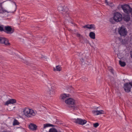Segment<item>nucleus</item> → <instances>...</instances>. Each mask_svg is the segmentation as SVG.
<instances>
[{
	"label": "nucleus",
	"instance_id": "obj_1",
	"mask_svg": "<svg viewBox=\"0 0 132 132\" xmlns=\"http://www.w3.org/2000/svg\"><path fill=\"white\" fill-rule=\"evenodd\" d=\"M64 101L68 105H74L75 104V100L72 98H68L65 100ZM68 107L70 110L73 111L76 110L78 109L77 106L75 105H69Z\"/></svg>",
	"mask_w": 132,
	"mask_h": 132
},
{
	"label": "nucleus",
	"instance_id": "obj_2",
	"mask_svg": "<svg viewBox=\"0 0 132 132\" xmlns=\"http://www.w3.org/2000/svg\"><path fill=\"white\" fill-rule=\"evenodd\" d=\"M23 112L24 114L28 118H32L36 114V113L33 110L28 108L23 109Z\"/></svg>",
	"mask_w": 132,
	"mask_h": 132
},
{
	"label": "nucleus",
	"instance_id": "obj_3",
	"mask_svg": "<svg viewBox=\"0 0 132 132\" xmlns=\"http://www.w3.org/2000/svg\"><path fill=\"white\" fill-rule=\"evenodd\" d=\"M58 9L64 15L67 14L68 10L67 7L63 5H61L59 6L58 7Z\"/></svg>",
	"mask_w": 132,
	"mask_h": 132
},
{
	"label": "nucleus",
	"instance_id": "obj_4",
	"mask_svg": "<svg viewBox=\"0 0 132 132\" xmlns=\"http://www.w3.org/2000/svg\"><path fill=\"white\" fill-rule=\"evenodd\" d=\"M113 19L116 22L120 21L122 19V15L119 13H116L114 14Z\"/></svg>",
	"mask_w": 132,
	"mask_h": 132
},
{
	"label": "nucleus",
	"instance_id": "obj_5",
	"mask_svg": "<svg viewBox=\"0 0 132 132\" xmlns=\"http://www.w3.org/2000/svg\"><path fill=\"white\" fill-rule=\"evenodd\" d=\"M121 8L123 10L124 12L127 14H129L130 12L131 8L129 5L125 4L121 6Z\"/></svg>",
	"mask_w": 132,
	"mask_h": 132
},
{
	"label": "nucleus",
	"instance_id": "obj_6",
	"mask_svg": "<svg viewBox=\"0 0 132 132\" xmlns=\"http://www.w3.org/2000/svg\"><path fill=\"white\" fill-rule=\"evenodd\" d=\"M131 84L130 82H127L124 84L123 88L126 92L129 93L130 92L131 88Z\"/></svg>",
	"mask_w": 132,
	"mask_h": 132
},
{
	"label": "nucleus",
	"instance_id": "obj_7",
	"mask_svg": "<svg viewBox=\"0 0 132 132\" xmlns=\"http://www.w3.org/2000/svg\"><path fill=\"white\" fill-rule=\"evenodd\" d=\"M0 44H4L6 46H9L10 45V43L9 42L8 40L4 37L0 36Z\"/></svg>",
	"mask_w": 132,
	"mask_h": 132
},
{
	"label": "nucleus",
	"instance_id": "obj_8",
	"mask_svg": "<svg viewBox=\"0 0 132 132\" xmlns=\"http://www.w3.org/2000/svg\"><path fill=\"white\" fill-rule=\"evenodd\" d=\"M4 31L7 34H11L14 32V30L9 26H5L4 27Z\"/></svg>",
	"mask_w": 132,
	"mask_h": 132
},
{
	"label": "nucleus",
	"instance_id": "obj_9",
	"mask_svg": "<svg viewBox=\"0 0 132 132\" xmlns=\"http://www.w3.org/2000/svg\"><path fill=\"white\" fill-rule=\"evenodd\" d=\"M75 120L74 122L76 123L81 125H83L87 122V121L85 120H82L81 119L77 118L75 119Z\"/></svg>",
	"mask_w": 132,
	"mask_h": 132
},
{
	"label": "nucleus",
	"instance_id": "obj_10",
	"mask_svg": "<svg viewBox=\"0 0 132 132\" xmlns=\"http://www.w3.org/2000/svg\"><path fill=\"white\" fill-rule=\"evenodd\" d=\"M83 65H88L90 63V61L87 58V57H84L80 59Z\"/></svg>",
	"mask_w": 132,
	"mask_h": 132
},
{
	"label": "nucleus",
	"instance_id": "obj_11",
	"mask_svg": "<svg viewBox=\"0 0 132 132\" xmlns=\"http://www.w3.org/2000/svg\"><path fill=\"white\" fill-rule=\"evenodd\" d=\"M118 32L121 36H123L126 34L125 29L122 27L120 29H118Z\"/></svg>",
	"mask_w": 132,
	"mask_h": 132
},
{
	"label": "nucleus",
	"instance_id": "obj_12",
	"mask_svg": "<svg viewBox=\"0 0 132 132\" xmlns=\"http://www.w3.org/2000/svg\"><path fill=\"white\" fill-rule=\"evenodd\" d=\"M16 102V100L15 99H11L7 101L5 104V105H8L9 104H13Z\"/></svg>",
	"mask_w": 132,
	"mask_h": 132
},
{
	"label": "nucleus",
	"instance_id": "obj_13",
	"mask_svg": "<svg viewBox=\"0 0 132 132\" xmlns=\"http://www.w3.org/2000/svg\"><path fill=\"white\" fill-rule=\"evenodd\" d=\"M93 113L95 115H98L102 114H104V112L103 110L100 111H92Z\"/></svg>",
	"mask_w": 132,
	"mask_h": 132
},
{
	"label": "nucleus",
	"instance_id": "obj_14",
	"mask_svg": "<svg viewBox=\"0 0 132 132\" xmlns=\"http://www.w3.org/2000/svg\"><path fill=\"white\" fill-rule=\"evenodd\" d=\"M29 128L32 130H36L37 129V126L34 124L31 123L29 125Z\"/></svg>",
	"mask_w": 132,
	"mask_h": 132
},
{
	"label": "nucleus",
	"instance_id": "obj_15",
	"mask_svg": "<svg viewBox=\"0 0 132 132\" xmlns=\"http://www.w3.org/2000/svg\"><path fill=\"white\" fill-rule=\"evenodd\" d=\"M62 68L61 66L59 65L56 66L55 68H54L53 70L55 71H59L61 70Z\"/></svg>",
	"mask_w": 132,
	"mask_h": 132
},
{
	"label": "nucleus",
	"instance_id": "obj_16",
	"mask_svg": "<svg viewBox=\"0 0 132 132\" xmlns=\"http://www.w3.org/2000/svg\"><path fill=\"white\" fill-rule=\"evenodd\" d=\"M68 96V94L67 95L65 94H63L61 95V100L64 101V100H66L67 99V97Z\"/></svg>",
	"mask_w": 132,
	"mask_h": 132
},
{
	"label": "nucleus",
	"instance_id": "obj_17",
	"mask_svg": "<svg viewBox=\"0 0 132 132\" xmlns=\"http://www.w3.org/2000/svg\"><path fill=\"white\" fill-rule=\"evenodd\" d=\"M128 14L124 16L123 19L126 21H128L130 20V15Z\"/></svg>",
	"mask_w": 132,
	"mask_h": 132
},
{
	"label": "nucleus",
	"instance_id": "obj_18",
	"mask_svg": "<svg viewBox=\"0 0 132 132\" xmlns=\"http://www.w3.org/2000/svg\"><path fill=\"white\" fill-rule=\"evenodd\" d=\"M89 36L92 39H95V33L92 32H90L89 34Z\"/></svg>",
	"mask_w": 132,
	"mask_h": 132
},
{
	"label": "nucleus",
	"instance_id": "obj_19",
	"mask_svg": "<svg viewBox=\"0 0 132 132\" xmlns=\"http://www.w3.org/2000/svg\"><path fill=\"white\" fill-rule=\"evenodd\" d=\"M48 93L50 95H54L55 94V91L54 89L51 87V88L49 89Z\"/></svg>",
	"mask_w": 132,
	"mask_h": 132
},
{
	"label": "nucleus",
	"instance_id": "obj_20",
	"mask_svg": "<svg viewBox=\"0 0 132 132\" xmlns=\"http://www.w3.org/2000/svg\"><path fill=\"white\" fill-rule=\"evenodd\" d=\"M19 124V123L16 119H14L13 122V126L18 125Z\"/></svg>",
	"mask_w": 132,
	"mask_h": 132
},
{
	"label": "nucleus",
	"instance_id": "obj_21",
	"mask_svg": "<svg viewBox=\"0 0 132 132\" xmlns=\"http://www.w3.org/2000/svg\"><path fill=\"white\" fill-rule=\"evenodd\" d=\"M44 128H45L46 127H54V125L50 124L48 123H47L46 124H44Z\"/></svg>",
	"mask_w": 132,
	"mask_h": 132
},
{
	"label": "nucleus",
	"instance_id": "obj_22",
	"mask_svg": "<svg viewBox=\"0 0 132 132\" xmlns=\"http://www.w3.org/2000/svg\"><path fill=\"white\" fill-rule=\"evenodd\" d=\"M5 12L9 13L6 10H5L2 7H1L0 8V13H3Z\"/></svg>",
	"mask_w": 132,
	"mask_h": 132
},
{
	"label": "nucleus",
	"instance_id": "obj_23",
	"mask_svg": "<svg viewBox=\"0 0 132 132\" xmlns=\"http://www.w3.org/2000/svg\"><path fill=\"white\" fill-rule=\"evenodd\" d=\"M119 63L121 66L123 67L125 66L126 65V63L120 60L119 61Z\"/></svg>",
	"mask_w": 132,
	"mask_h": 132
},
{
	"label": "nucleus",
	"instance_id": "obj_24",
	"mask_svg": "<svg viewBox=\"0 0 132 132\" xmlns=\"http://www.w3.org/2000/svg\"><path fill=\"white\" fill-rule=\"evenodd\" d=\"M49 132H57V131L55 128H52L50 129Z\"/></svg>",
	"mask_w": 132,
	"mask_h": 132
},
{
	"label": "nucleus",
	"instance_id": "obj_25",
	"mask_svg": "<svg viewBox=\"0 0 132 132\" xmlns=\"http://www.w3.org/2000/svg\"><path fill=\"white\" fill-rule=\"evenodd\" d=\"M96 27L94 24H89V29H93V30H95Z\"/></svg>",
	"mask_w": 132,
	"mask_h": 132
},
{
	"label": "nucleus",
	"instance_id": "obj_26",
	"mask_svg": "<svg viewBox=\"0 0 132 132\" xmlns=\"http://www.w3.org/2000/svg\"><path fill=\"white\" fill-rule=\"evenodd\" d=\"M93 126L95 128H96L97 127L99 126V124L97 122L93 124Z\"/></svg>",
	"mask_w": 132,
	"mask_h": 132
},
{
	"label": "nucleus",
	"instance_id": "obj_27",
	"mask_svg": "<svg viewBox=\"0 0 132 132\" xmlns=\"http://www.w3.org/2000/svg\"><path fill=\"white\" fill-rule=\"evenodd\" d=\"M77 36L79 37V38L80 39L81 38L83 37L82 36L78 33H77L76 34Z\"/></svg>",
	"mask_w": 132,
	"mask_h": 132
},
{
	"label": "nucleus",
	"instance_id": "obj_28",
	"mask_svg": "<svg viewBox=\"0 0 132 132\" xmlns=\"http://www.w3.org/2000/svg\"><path fill=\"white\" fill-rule=\"evenodd\" d=\"M83 28H87L89 29V24L85 25L83 27Z\"/></svg>",
	"mask_w": 132,
	"mask_h": 132
},
{
	"label": "nucleus",
	"instance_id": "obj_29",
	"mask_svg": "<svg viewBox=\"0 0 132 132\" xmlns=\"http://www.w3.org/2000/svg\"><path fill=\"white\" fill-rule=\"evenodd\" d=\"M81 80L84 81H88V79L86 77H84L82 78Z\"/></svg>",
	"mask_w": 132,
	"mask_h": 132
},
{
	"label": "nucleus",
	"instance_id": "obj_30",
	"mask_svg": "<svg viewBox=\"0 0 132 132\" xmlns=\"http://www.w3.org/2000/svg\"><path fill=\"white\" fill-rule=\"evenodd\" d=\"M109 70L111 72V73H112L113 74H114L113 72V69L112 68H110L109 69Z\"/></svg>",
	"mask_w": 132,
	"mask_h": 132
},
{
	"label": "nucleus",
	"instance_id": "obj_31",
	"mask_svg": "<svg viewBox=\"0 0 132 132\" xmlns=\"http://www.w3.org/2000/svg\"><path fill=\"white\" fill-rule=\"evenodd\" d=\"M4 31V29L3 28L2 26H0V31Z\"/></svg>",
	"mask_w": 132,
	"mask_h": 132
},
{
	"label": "nucleus",
	"instance_id": "obj_32",
	"mask_svg": "<svg viewBox=\"0 0 132 132\" xmlns=\"http://www.w3.org/2000/svg\"><path fill=\"white\" fill-rule=\"evenodd\" d=\"M24 63L27 65H30V63H29L28 61H24Z\"/></svg>",
	"mask_w": 132,
	"mask_h": 132
},
{
	"label": "nucleus",
	"instance_id": "obj_33",
	"mask_svg": "<svg viewBox=\"0 0 132 132\" xmlns=\"http://www.w3.org/2000/svg\"><path fill=\"white\" fill-rule=\"evenodd\" d=\"M105 3L106 4L108 5V2H107V0H105Z\"/></svg>",
	"mask_w": 132,
	"mask_h": 132
},
{
	"label": "nucleus",
	"instance_id": "obj_34",
	"mask_svg": "<svg viewBox=\"0 0 132 132\" xmlns=\"http://www.w3.org/2000/svg\"><path fill=\"white\" fill-rule=\"evenodd\" d=\"M131 14V15L132 16V8L130 10V13Z\"/></svg>",
	"mask_w": 132,
	"mask_h": 132
},
{
	"label": "nucleus",
	"instance_id": "obj_35",
	"mask_svg": "<svg viewBox=\"0 0 132 132\" xmlns=\"http://www.w3.org/2000/svg\"><path fill=\"white\" fill-rule=\"evenodd\" d=\"M130 83H131V87H132V82H130Z\"/></svg>",
	"mask_w": 132,
	"mask_h": 132
},
{
	"label": "nucleus",
	"instance_id": "obj_36",
	"mask_svg": "<svg viewBox=\"0 0 132 132\" xmlns=\"http://www.w3.org/2000/svg\"><path fill=\"white\" fill-rule=\"evenodd\" d=\"M2 132H7V131H2Z\"/></svg>",
	"mask_w": 132,
	"mask_h": 132
},
{
	"label": "nucleus",
	"instance_id": "obj_37",
	"mask_svg": "<svg viewBox=\"0 0 132 132\" xmlns=\"http://www.w3.org/2000/svg\"><path fill=\"white\" fill-rule=\"evenodd\" d=\"M14 3L15 4V5H16L15 3V2H14Z\"/></svg>",
	"mask_w": 132,
	"mask_h": 132
},
{
	"label": "nucleus",
	"instance_id": "obj_38",
	"mask_svg": "<svg viewBox=\"0 0 132 132\" xmlns=\"http://www.w3.org/2000/svg\"><path fill=\"white\" fill-rule=\"evenodd\" d=\"M57 132H61V131H57Z\"/></svg>",
	"mask_w": 132,
	"mask_h": 132
},
{
	"label": "nucleus",
	"instance_id": "obj_39",
	"mask_svg": "<svg viewBox=\"0 0 132 132\" xmlns=\"http://www.w3.org/2000/svg\"><path fill=\"white\" fill-rule=\"evenodd\" d=\"M69 30V31H70V30H71V29H70V30Z\"/></svg>",
	"mask_w": 132,
	"mask_h": 132
},
{
	"label": "nucleus",
	"instance_id": "obj_40",
	"mask_svg": "<svg viewBox=\"0 0 132 132\" xmlns=\"http://www.w3.org/2000/svg\"><path fill=\"white\" fill-rule=\"evenodd\" d=\"M67 15L68 16V14H67L66 15L67 16Z\"/></svg>",
	"mask_w": 132,
	"mask_h": 132
}]
</instances>
